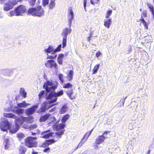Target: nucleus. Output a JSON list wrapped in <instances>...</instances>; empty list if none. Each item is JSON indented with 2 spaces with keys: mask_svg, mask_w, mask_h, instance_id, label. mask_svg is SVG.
<instances>
[{
  "mask_svg": "<svg viewBox=\"0 0 154 154\" xmlns=\"http://www.w3.org/2000/svg\"><path fill=\"white\" fill-rule=\"evenodd\" d=\"M46 140L48 146L50 145L55 143L56 142V141L54 139L48 140Z\"/></svg>",
  "mask_w": 154,
  "mask_h": 154,
  "instance_id": "obj_41",
  "label": "nucleus"
},
{
  "mask_svg": "<svg viewBox=\"0 0 154 154\" xmlns=\"http://www.w3.org/2000/svg\"><path fill=\"white\" fill-rule=\"evenodd\" d=\"M29 105H30L29 103H26L25 101H23L22 103L17 104V106L20 107H25Z\"/></svg>",
  "mask_w": 154,
  "mask_h": 154,
  "instance_id": "obj_27",
  "label": "nucleus"
},
{
  "mask_svg": "<svg viewBox=\"0 0 154 154\" xmlns=\"http://www.w3.org/2000/svg\"><path fill=\"white\" fill-rule=\"evenodd\" d=\"M100 0H90L91 3L93 5H94L95 4H97Z\"/></svg>",
  "mask_w": 154,
  "mask_h": 154,
  "instance_id": "obj_46",
  "label": "nucleus"
},
{
  "mask_svg": "<svg viewBox=\"0 0 154 154\" xmlns=\"http://www.w3.org/2000/svg\"><path fill=\"white\" fill-rule=\"evenodd\" d=\"M146 5L153 15V19H154V7L152 4L149 3H147Z\"/></svg>",
  "mask_w": 154,
  "mask_h": 154,
  "instance_id": "obj_24",
  "label": "nucleus"
},
{
  "mask_svg": "<svg viewBox=\"0 0 154 154\" xmlns=\"http://www.w3.org/2000/svg\"><path fill=\"white\" fill-rule=\"evenodd\" d=\"M27 150V149L24 145H20L19 149V154H25Z\"/></svg>",
  "mask_w": 154,
  "mask_h": 154,
  "instance_id": "obj_19",
  "label": "nucleus"
},
{
  "mask_svg": "<svg viewBox=\"0 0 154 154\" xmlns=\"http://www.w3.org/2000/svg\"><path fill=\"white\" fill-rule=\"evenodd\" d=\"M110 132V131H105L103 133L102 135H103V136H105V134H107L109 133Z\"/></svg>",
  "mask_w": 154,
  "mask_h": 154,
  "instance_id": "obj_56",
  "label": "nucleus"
},
{
  "mask_svg": "<svg viewBox=\"0 0 154 154\" xmlns=\"http://www.w3.org/2000/svg\"><path fill=\"white\" fill-rule=\"evenodd\" d=\"M36 137L28 136L24 139L25 145L28 148L35 147L37 146L38 142L36 140Z\"/></svg>",
  "mask_w": 154,
  "mask_h": 154,
  "instance_id": "obj_3",
  "label": "nucleus"
},
{
  "mask_svg": "<svg viewBox=\"0 0 154 154\" xmlns=\"http://www.w3.org/2000/svg\"><path fill=\"white\" fill-rule=\"evenodd\" d=\"M49 2V0H42V4L43 6L45 7L48 5Z\"/></svg>",
  "mask_w": 154,
  "mask_h": 154,
  "instance_id": "obj_42",
  "label": "nucleus"
},
{
  "mask_svg": "<svg viewBox=\"0 0 154 154\" xmlns=\"http://www.w3.org/2000/svg\"><path fill=\"white\" fill-rule=\"evenodd\" d=\"M57 56V54H54V55H50L48 56L47 59H53L55 58Z\"/></svg>",
  "mask_w": 154,
  "mask_h": 154,
  "instance_id": "obj_49",
  "label": "nucleus"
},
{
  "mask_svg": "<svg viewBox=\"0 0 154 154\" xmlns=\"http://www.w3.org/2000/svg\"><path fill=\"white\" fill-rule=\"evenodd\" d=\"M25 134L22 133H19L17 134V137L20 141H21L22 139H23L25 137Z\"/></svg>",
  "mask_w": 154,
  "mask_h": 154,
  "instance_id": "obj_30",
  "label": "nucleus"
},
{
  "mask_svg": "<svg viewBox=\"0 0 154 154\" xmlns=\"http://www.w3.org/2000/svg\"><path fill=\"white\" fill-rule=\"evenodd\" d=\"M56 104H54L50 105L48 106V108H49V109L52 106H54V105H55Z\"/></svg>",
  "mask_w": 154,
  "mask_h": 154,
  "instance_id": "obj_60",
  "label": "nucleus"
},
{
  "mask_svg": "<svg viewBox=\"0 0 154 154\" xmlns=\"http://www.w3.org/2000/svg\"><path fill=\"white\" fill-rule=\"evenodd\" d=\"M69 116L68 114H66L65 115H64L62 118L61 119V122H62L64 123H65L66 121L69 118Z\"/></svg>",
  "mask_w": 154,
  "mask_h": 154,
  "instance_id": "obj_32",
  "label": "nucleus"
},
{
  "mask_svg": "<svg viewBox=\"0 0 154 154\" xmlns=\"http://www.w3.org/2000/svg\"><path fill=\"white\" fill-rule=\"evenodd\" d=\"M55 1V0H50L48 6L49 10L53 9L55 7L56 5Z\"/></svg>",
  "mask_w": 154,
  "mask_h": 154,
  "instance_id": "obj_20",
  "label": "nucleus"
},
{
  "mask_svg": "<svg viewBox=\"0 0 154 154\" xmlns=\"http://www.w3.org/2000/svg\"><path fill=\"white\" fill-rule=\"evenodd\" d=\"M48 102L47 101H44L42 104L39 110L41 112H44L46 110L48 109V106H47Z\"/></svg>",
  "mask_w": 154,
  "mask_h": 154,
  "instance_id": "obj_13",
  "label": "nucleus"
},
{
  "mask_svg": "<svg viewBox=\"0 0 154 154\" xmlns=\"http://www.w3.org/2000/svg\"><path fill=\"white\" fill-rule=\"evenodd\" d=\"M38 152H35L33 151L32 153V154H38Z\"/></svg>",
  "mask_w": 154,
  "mask_h": 154,
  "instance_id": "obj_61",
  "label": "nucleus"
},
{
  "mask_svg": "<svg viewBox=\"0 0 154 154\" xmlns=\"http://www.w3.org/2000/svg\"><path fill=\"white\" fill-rule=\"evenodd\" d=\"M68 17L69 18V28H65L63 31L62 33V35L63 36V48H64L66 46L67 42V35L68 34H70L71 31L70 27L72 25V20L73 19V12L72 10V7H69L68 10Z\"/></svg>",
  "mask_w": 154,
  "mask_h": 154,
  "instance_id": "obj_1",
  "label": "nucleus"
},
{
  "mask_svg": "<svg viewBox=\"0 0 154 154\" xmlns=\"http://www.w3.org/2000/svg\"><path fill=\"white\" fill-rule=\"evenodd\" d=\"M35 12V7L30 8L28 9L27 11V14L29 15L36 17Z\"/></svg>",
  "mask_w": 154,
  "mask_h": 154,
  "instance_id": "obj_15",
  "label": "nucleus"
},
{
  "mask_svg": "<svg viewBox=\"0 0 154 154\" xmlns=\"http://www.w3.org/2000/svg\"><path fill=\"white\" fill-rule=\"evenodd\" d=\"M44 92L45 91L44 90H42L40 92L38 95L39 99H41V98L42 96L44 94Z\"/></svg>",
  "mask_w": 154,
  "mask_h": 154,
  "instance_id": "obj_51",
  "label": "nucleus"
},
{
  "mask_svg": "<svg viewBox=\"0 0 154 154\" xmlns=\"http://www.w3.org/2000/svg\"><path fill=\"white\" fill-rule=\"evenodd\" d=\"M93 34V32H91L89 34V36L87 38V40L89 42H90V40L92 37Z\"/></svg>",
  "mask_w": 154,
  "mask_h": 154,
  "instance_id": "obj_48",
  "label": "nucleus"
},
{
  "mask_svg": "<svg viewBox=\"0 0 154 154\" xmlns=\"http://www.w3.org/2000/svg\"><path fill=\"white\" fill-rule=\"evenodd\" d=\"M5 142L6 144L5 145V149H8L9 147V142L8 139H6L5 140Z\"/></svg>",
  "mask_w": 154,
  "mask_h": 154,
  "instance_id": "obj_38",
  "label": "nucleus"
},
{
  "mask_svg": "<svg viewBox=\"0 0 154 154\" xmlns=\"http://www.w3.org/2000/svg\"><path fill=\"white\" fill-rule=\"evenodd\" d=\"M97 144H96L95 143L93 144V147L95 149H97L99 148V146H98Z\"/></svg>",
  "mask_w": 154,
  "mask_h": 154,
  "instance_id": "obj_55",
  "label": "nucleus"
},
{
  "mask_svg": "<svg viewBox=\"0 0 154 154\" xmlns=\"http://www.w3.org/2000/svg\"><path fill=\"white\" fill-rule=\"evenodd\" d=\"M93 129H92L89 131H88L84 135V137L82 139L81 142L79 143V144L77 146L76 148V149H77L79 147H80L82 145L83 143V142H82V141L83 140V139L85 137H86V138H88V137L91 134L92 132V131Z\"/></svg>",
  "mask_w": 154,
  "mask_h": 154,
  "instance_id": "obj_16",
  "label": "nucleus"
},
{
  "mask_svg": "<svg viewBox=\"0 0 154 154\" xmlns=\"http://www.w3.org/2000/svg\"><path fill=\"white\" fill-rule=\"evenodd\" d=\"M48 146L46 140L41 145V147L44 148L48 147Z\"/></svg>",
  "mask_w": 154,
  "mask_h": 154,
  "instance_id": "obj_44",
  "label": "nucleus"
},
{
  "mask_svg": "<svg viewBox=\"0 0 154 154\" xmlns=\"http://www.w3.org/2000/svg\"><path fill=\"white\" fill-rule=\"evenodd\" d=\"M35 8L36 17H41L44 15V10L41 5L37 6Z\"/></svg>",
  "mask_w": 154,
  "mask_h": 154,
  "instance_id": "obj_9",
  "label": "nucleus"
},
{
  "mask_svg": "<svg viewBox=\"0 0 154 154\" xmlns=\"http://www.w3.org/2000/svg\"><path fill=\"white\" fill-rule=\"evenodd\" d=\"M72 87V85L69 83L65 84L63 86V88H71Z\"/></svg>",
  "mask_w": 154,
  "mask_h": 154,
  "instance_id": "obj_36",
  "label": "nucleus"
},
{
  "mask_svg": "<svg viewBox=\"0 0 154 154\" xmlns=\"http://www.w3.org/2000/svg\"><path fill=\"white\" fill-rule=\"evenodd\" d=\"M20 93L24 98H25L26 97V93L25 91V89L23 88H21L20 89Z\"/></svg>",
  "mask_w": 154,
  "mask_h": 154,
  "instance_id": "obj_34",
  "label": "nucleus"
},
{
  "mask_svg": "<svg viewBox=\"0 0 154 154\" xmlns=\"http://www.w3.org/2000/svg\"><path fill=\"white\" fill-rule=\"evenodd\" d=\"M38 105H34L26 109L25 113L27 116L30 115L34 113L36 109L38 108Z\"/></svg>",
  "mask_w": 154,
  "mask_h": 154,
  "instance_id": "obj_12",
  "label": "nucleus"
},
{
  "mask_svg": "<svg viewBox=\"0 0 154 154\" xmlns=\"http://www.w3.org/2000/svg\"><path fill=\"white\" fill-rule=\"evenodd\" d=\"M126 97L125 98L123 99H121L119 101V103H121L122 104V105H121V106H123L124 102H125V99L126 98Z\"/></svg>",
  "mask_w": 154,
  "mask_h": 154,
  "instance_id": "obj_54",
  "label": "nucleus"
},
{
  "mask_svg": "<svg viewBox=\"0 0 154 154\" xmlns=\"http://www.w3.org/2000/svg\"><path fill=\"white\" fill-rule=\"evenodd\" d=\"M150 152V150L149 149L147 151V154H149Z\"/></svg>",
  "mask_w": 154,
  "mask_h": 154,
  "instance_id": "obj_63",
  "label": "nucleus"
},
{
  "mask_svg": "<svg viewBox=\"0 0 154 154\" xmlns=\"http://www.w3.org/2000/svg\"><path fill=\"white\" fill-rule=\"evenodd\" d=\"M66 93L68 96L71 100H73L75 98L74 96L72 95L73 94V90L72 89H70L67 90Z\"/></svg>",
  "mask_w": 154,
  "mask_h": 154,
  "instance_id": "obj_22",
  "label": "nucleus"
},
{
  "mask_svg": "<svg viewBox=\"0 0 154 154\" xmlns=\"http://www.w3.org/2000/svg\"><path fill=\"white\" fill-rule=\"evenodd\" d=\"M84 0V6L85 9L86 8V5L87 3V1L86 0Z\"/></svg>",
  "mask_w": 154,
  "mask_h": 154,
  "instance_id": "obj_58",
  "label": "nucleus"
},
{
  "mask_svg": "<svg viewBox=\"0 0 154 154\" xmlns=\"http://www.w3.org/2000/svg\"><path fill=\"white\" fill-rule=\"evenodd\" d=\"M33 116H32L27 117L22 116L21 118H18L17 119L16 122L20 125L22 124L24 122L27 123H31L33 122Z\"/></svg>",
  "mask_w": 154,
  "mask_h": 154,
  "instance_id": "obj_6",
  "label": "nucleus"
},
{
  "mask_svg": "<svg viewBox=\"0 0 154 154\" xmlns=\"http://www.w3.org/2000/svg\"><path fill=\"white\" fill-rule=\"evenodd\" d=\"M12 111L15 113L18 114H23V109L21 108H18L17 106H15L14 109H13Z\"/></svg>",
  "mask_w": 154,
  "mask_h": 154,
  "instance_id": "obj_18",
  "label": "nucleus"
},
{
  "mask_svg": "<svg viewBox=\"0 0 154 154\" xmlns=\"http://www.w3.org/2000/svg\"><path fill=\"white\" fill-rule=\"evenodd\" d=\"M15 9L17 16L22 15L26 12V10L25 6L22 5H19Z\"/></svg>",
  "mask_w": 154,
  "mask_h": 154,
  "instance_id": "obj_7",
  "label": "nucleus"
},
{
  "mask_svg": "<svg viewBox=\"0 0 154 154\" xmlns=\"http://www.w3.org/2000/svg\"><path fill=\"white\" fill-rule=\"evenodd\" d=\"M57 122L56 123L54 126L55 129L57 131L61 130L60 131L56 132L55 134L60 137L63 134L65 131L64 129L66 126V125L63 123L57 124Z\"/></svg>",
  "mask_w": 154,
  "mask_h": 154,
  "instance_id": "obj_4",
  "label": "nucleus"
},
{
  "mask_svg": "<svg viewBox=\"0 0 154 154\" xmlns=\"http://www.w3.org/2000/svg\"><path fill=\"white\" fill-rule=\"evenodd\" d=\"M4 115L5 117H6L7 118H14L15 119H16L17 118V116L14 114L13 113H4Z\"/></svg>",
  "mask_w": 154,
  "mask_h": 154,
  "instance_id": "obj_28",
  "label": "nucleus"
},
{
  "mask_svg": "<svg viewBox=\"0 0 154 154\" xmlns=\"http://www.w3.org/2000/svg\"><path fill=\"white\" fill-rule=\"evenodd\" d=\"M102 54L100 51H98L96 54V56L97 58H98L99 57L102 56Z\"/></svg>",
  "mask_w": 154,
  "mask_h": 154,
  "instance_id": "obj_50",
  "label": "nucleus"
},
{
  "mask_svg": "<svg viewBox=\"0 0 154 154\" xmlns=\"http://www.w3.org/2000/svg\"><path fill=\"white\" fill-rule=\"evenodd\" d=\"M112 23L111 18L106 19L104 21V26L106 28L109 29Z\"/></svg>",
  "mask_w": 154,
  "mask_h": 154,
  "instance_id": "obj_21",
  "label": "nucleus"
},
{
  "mask_svg": "<svg viewBox=\"0 0 154 154\" xmlns=\"http://www.w3.org/2000/svg\"><path fill=\"white\" fill-rule=\"evenodd\" d=\"M57 109V107H54L53 108L49 110V112H51L54 111L55 110Z\"/></svg>",
  "mask_w": 154,
  "mask_h": 154,
  "instance_id": "obj_57",
  "label": "nucleus"
},
{
  "mask_svg": "<svg viewBox=\"0 0 154 154\" xmlns=\"http://www.w3.org/2000/svg\"><path fill=\"white\" fill-rule=\"evenodd\" d=\"M50 149L49 147H47V148L44 149L43 150V151L44 152H49L50 151Z\"/></svg>",
  "mask_w": 154,
  "mask_h": 154,
  "instance_id": "obj_53",
  "label": "nucleus"
},
{
  "mask_svg": "<svg viewBox=\"0 0 154 154\" xmlns=\"http://www.w3.org/2000/svg\"><path fill=\"white\" fill-rule=\"evenodd\" d=\"M53 132H50L42 135V137L45 139H47L49 138L50 137L52 136Z\"/></svg>",
  "mask_w": 154,
  "mask_h": 154,
  "instance_id": "obj_33",
  "label": "nucleus"
},
{
  "mask_svg": "<svg viewBox=\"0 0 154 154\" xmlns=\"http://www.w3.org/2000/svg\"><path fill=\"white\" fill-rule=\"evenodd\" d=\"M67 110V106L66 105H63L59 111L60 114H63L65 113Z\"/></svg>",
  "mask_w": 154,
  "mask_h": 154,
  "instance_id": "obj_26",
  "label": "nucleus"
},
{
  "mask_svg": "<svg viewBox=\"0 0 154 154\" xmlns=\"http://www.w3.org/2000/svg\"><path fill=\"white\" fill-rule=\"evenodd\" d=\"M100 66V64H97L94 66L92 71V74H95L97 72Z\"/></svg>",
  "mask_w": 154,
  "mask_h": 154,
  "instance_id": "obj_29",
  "label": "nucleus"
},
{
  "mask_svg": "<svg viewBox=\"0 0 154 154\" xmlns=\"http://www.w3.org/2000/svg\"><path fill=\"white\" fill-rule=\"evenodd\" d=\"M10 16H12L14 15L17 16L16 15V12L15 11V9H14V10H12L10 11L9 13Z\"/></svg>",
  "mask_w": 154,
  "mask_h": 154,
  "instance_id": "obj_45",
  "label": "nucleus"
},
{
  "mask_svg": "<svg viewBox=\"0 0 154 154\" xmlns=\"http://www.w3.org/2000/svg\"><path fill=\"white\" fill-rule=\"evenodd\" d=\"M112 10L111 9L108 10L106 12V14L105 16L106 18H108L112 14Z\"/></svg>",
  "mask_w": 154,
  "mask_h": 154,
  "instance_id": "obj_40",
  "label": "nucleus"
},
{
  "mask_svg": "<svg viewBox=\"0 0 154 154\" xmlns=\"http://www.w3.org/2000/svg\"><path fill=\"white\" fill-rule=\"evenodd\" d=\"M147 17V11L146 10H144L141 13V18L140 20L143 23L145 28L146 29H148V26L145 20L144 17Z\"/></svg>",
  "mask_w": 154,
  "mask_h": 154,
  "instance_id": "obj_8",
  "label": "nucleus"
},
{
  "mask_svg": "<svg viewBox=\"0 0 154 154\" xmlns=\"http://www.w3.org/2000/svg\"><path fill=\"white\" fill-rule=\"evenodd\" d=\"M58 78L62 83L64 82L63 76V74L61 73L60 74L58 75Z\"/></svg>",
  "mask_w": 154,
  "mask_h": 154,
  "instance_id": "obj_43",
  "label": "nucleus"
},
{
  "mask_svg": "<svg viewBox=\"0 0 154 154\" xmlns=\"http://www.w3.org/2000/svg\"><path fill=\"white\" fill-rule=\"evenodd\" d=\"M36 134V133L32 132V135H35Z\"/></svg>",
  "mask_w": 154,
  "mask_h": 154,
  "instance_id": "obj_62",
  "label": "nucleus"
},
{
  "mask_svg": "<svg viewBox=\"0 0 154 154\" xmlns=\"http://www.w3.org/2000/svg\"><path fill=\"white\" fill-rule=\"evenodd\" d=\"M10 125L8 121H5L2 122L0 124V127L1 130L4 131H7V129L10 128Z\"/></svg>",
  "mask_w": 154,
  "mask_h": 154,
  "instance_id": "obj_11",
  "label": "nucleus"
},
{
  "mask_svg": "<svg viewBox=\"0 0 154 154\" xmlns=\"http://www.w3.org/2000/svg\"><path fill=\"white\" fill-rule=\"evenodd\" d=\"M106 138L105 136L103 135H99L95 140V143L97 144H100L104 142Z\"/></svg>",
  "mask_w": 154,
  "mask_h": 154,
  "instance_id": "obj_14",
  "label": "nucleus"
},
{
  "mask_svg": "<svg viewBox=\"0 0 154 154\" xmlns=\"http://www.w3.org/2000/svg\"><path fill=\"white\" fill-rule=\"evenodd\" d=\"M64 54H60L57 58V61L59 64H62L63 62V58Z\"/></svg>",
  "mask_w": 154,
  "mask_h": 154,
  "instance_id": "obj_25",
  "label": "nucleus"
},
{
  "mask_svg": "<svg viewBox=\"0 0 154 154\" xmlns=\"http://www.w3.org/2000/svg\"><path fill=\"white\" fill-rule=\"evenodd\" d=\"M61 45L60 44L54 51V52L52 53V54H54L55 52H59L61 50Z\"/></svg>",
  "mask_w": 154,
  "mask_h": 154,
  "instance_id": "obj_37",
  "label": "nucleus"
},
{
  "mask_svg": "<svg viewBox=\"0 0 154 154\" xmlns=\"http://www.w3.org/2000/svg\"><path fill=\"white\" fill-rule=\"evenodd\" d=\"M54 50L52 46H49L47 49L44 50L45 51L48 53H51L54 52Z\"/></svg>",
  "mask_w": 154,
  "mask_h": 154,
  "instance_id": "obj_31",
  "label": "nucleus"
},
{
  "mask_svg": "<svg viewBox=\"0 0 154 154\" xmlns=\"http://www.w3.org/2000/svg\"><path fill=\"white\" fill-rule=\"evenodd\" d=\"M52 84V81L48 80L44 83L43 85V88L45 89L47 92H51L47 97V99H51L53 97H55L54 96V92L53 91H55V89L57 88V87L55 86H51Z\"/></svg>",
  "mask_w": 154,
  "mask_h": 154,
  "instance_id": "obj_2",
  "label": "nucleus"
},
{
  "mask_svg": "<svg viewBox=\"0 0 154 154\" xmlns=\"http://www.w3.org/2000/svg\"><path fill=\"white\" fill-rule=\"evenodd\" d=\"M50 131H51V130H46V131H44V132H42V134H44L45 133H48V132H49Z\"/></svg>",
  "mask_w": 154,
  "mask_h": 154,
  "instance_id": "obj_59",
  "label": "nucleus"
},
{
  "mask_svg": "<svg viewBox=\"0 0 154 154\" xmlns=\"http://www.w3.org/2000/svg\"><path fill=\"white\" fill-rule=\"evenodd\" d=\"M37 127V125L36 124H33L29 126V128L31 129H33L36 128Z\"/></svg>",
  "mask_w": 154,
  "mask_h": 154,
  "instance_id": "obj_47",
  "label": "nucleus"
},
{
  "mask_svg": "<svg viewBox=\"0 0 154 154\" xmlns=\"http://www.w3.org/2000/svg\"><path fill=\"white\" fill-rule=\"evenodd\" d=\"M74 71L72 70H70L67 75L66 77L69 81H72L73 78Z\"/></svg>",
  "mask_w": 154,
  "mask_h": 154,
  "instance_id": "obj_17",
  "label": "nucleus"
},
{
  "mask_svg": "<svg viewBox=\"0 0 154 154\" xmlns=\"http://www.w3.org/2000/svg\"><path fill=\"white\" fill-rule=\"evenodd\" d=\"M18 1L16 0H9L8 2L4 4L3 10L5 11H8L12 9L14 6L16 5Z\"/></svg>",
  "mask_w": 154,
  "mask_h": 154,
  "instance_id": "obj_5",
  "label": "nucleus"
},
{
  "mask_svg": "<svg viewBox=\"0 0 154 154\" xmlns=\"http://www.w3.org/2000/svg\"><path fill=\"white\" fill-rule=\"evenodd\" d=\"M50 116V114H46L40 117L39 121L41 122H45L48 118Z\"/></svg>",
  "mask_w": 154,
  "mask_h": 154,
  "instance_id": "obj_23",
  "label": "nucleus"
},
{
  "mask_svg": "<svg viewBox=\"0 0 154 154\" xmlns=\"http://www.w3.org/2000/svg\"><path fill=\"white\" fill-rule=\"evenodd\" d=\"M36 0H29L28 3L31 7H33L35 5Z\"/></svg>",
  "mask_w": 154,
  "mask_h": 154,
  "instance_id": "obj_39",
  "label": "nucleus"
},
{
  "mask_svg": "<svg viewBox=\"0 0 154 154\" xmlns=\"http://www.w3.org/2000/svg\"><path fill=\"white\" fill-rule=\"evenodd\" d=\"M45 66L48 68H54L57 69V63L53 60H48L45 64Z\"/></svg>",
  "mask_w": 154,
  "mask_h": 154,
  "instance_id": "obj_10",
  "label": "nucleus"
},
{
  "mask_svg": "<svg viewBox=\"0 0 154 154\" xmlns=\"http://www.w3.org/2000/svg\"><path fill=\"white\" fill-rule=\"evenodd\" d=\"M23 0H18V1H17L18 2H21L23 1Z\"/></svg>",
  "mask_w": 154,
  "mask_h": 154,
  "instance_id": "obj_64",
  "label": "nucleus"
},
{
  "mask_svg": "<svg viewBox=\"0 0 154 154\" xmlns=\"http://www.w3.org/2000/svg\"><path fill=\"white\" fill-rule=\"evenodd\" d=\"M54 96L56 97H59L62 95L63 93V91L62 90H61L60 91L57 92H54Z\"/></svg>",
  "mask_w": 154,
  "mask_h": 154,
  "instance_id": "obj_35",
  "label": "nucleus"
},
{
  "mask_svg": "<svg viewBox=\"0 0 154 154\" xmlns=\"http://www.w3.org/2000/svg\"><path fill=\"white\" fill-rule=\"evenodd\" d=\"M57 98L56 97L53 100H50V101L48 102V103L50 104L51 103H52L53 102H55V101H56V100H57Z\"/></svg>",
  "mask_w": 154,
  "mask_h": 154,
  "instance_id": "obj_52",
  "label": "nucleus"
}]
</instances>
